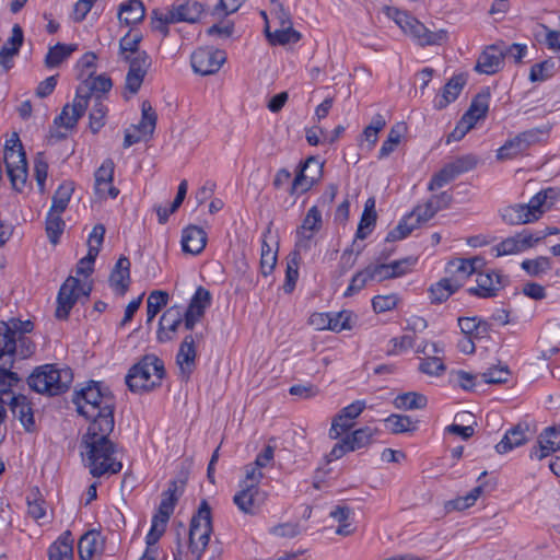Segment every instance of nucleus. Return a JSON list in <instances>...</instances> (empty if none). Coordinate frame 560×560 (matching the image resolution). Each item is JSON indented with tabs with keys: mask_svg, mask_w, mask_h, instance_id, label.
<instances>
[{
	"mask_svg": "<svg viewBox=\"0 0 560 560\" xmlns=\"http://www.w3.org/2000/svg\"><path fill=\"white\" fill-rule=\"evenodd\" d=\"M12 413L21 422L24 430L28 433L36 431V423L34 419V412L32 404L27 400L24 395H15L10 401Z\"/></svg>",
	"mask_w": 560,
	"mask_h": 560,
	"instance_id": "22",
	"label": "nucleus"
},
{
	"mask_svg": "<svg viewBox=\"0 0 560 560\" xmlns=\"http://www.w3.org/2000/svg\"><path fill=\"white\" fill-rule=\"evenodd\" d=\"M404 129H405V127L402 124H397L396 126H394L390 129V131L387 136V139L383 142V144L380 149V152H378L380 160L387 158L390 153H393L395 151L396 147L400 142Z\"/></svg>",
	"mask_w": 560,
	"mask_h": 560,
	"instance_id": "51",
	"label": "nucleus"
},
{
	"mask_svg": "<svg viewBox=\"0 0 560 560\" xmlns=\"http://www.w3.org/2000/svg\"><path fill=\"white\" fill-rule=\"evenodd\" d=\"M323 226L322 212L317 206H313L306 212L302 224L296 229V249L307 252L311 249L312 240L314 235L320 231Z\"/></svg>",
	"mask_w": 560,
	"mask_h": 560,
	"instance_id": "10",
	"label": "nucleus"
},
{
	"mask_svg": "<svg viewBox=\"0 0 560 560\" xmlns=\"http://www.w3.org/2000/svg\"><path fill=\"white\" fill-rule=\"evenodd\" d=\"M418 421H413L409 416L393 413L385 419L387 429L394 434L415 431Z\"/></svg>",
	"mask_w": 560,
	"mask_h": 560,
	"instance_id": "43",
	"label": "nucleus"
},
{
	"mask_svg": "<svg viewBox=\"0 0 560 560\" xmlns=\"http://www.w3.org/2000/svg\"><path fill=\"white\" fill-rule=\"evenodd\" d=\"M462 288L457 278H443L429 288V298L432 304L445 302L452 294Z\"/></svg>",
	"mask_w": 560,
	"mask_h": 560,
	"instance_id": "27",
	"label": "nucleus"
},
{
	"mask_svg": "<svg viewBox=\"0 0 560 560\" xmlns=\"http://www.w3.org/2000/svg\"><path fill=\"white\" fill-rule=\"evenodd\" d=\"M534 436V431L528 422H518L516 425L508 430L502 440L495 445L499 454L508 452L526 444Z\"/></svg>",
	"mask_w": 560,
	"mask_h": 560,
	"instance_id": "14",
	"label": "nucleus"
},
{
	"mask_svg": "<svg viewBox=\"0 0 560 560\" xmlns=\"http://www.w3.org/2000/svg\"><path fill=\"white\" fill-rule=\"evenodd\" d=\"M73 382L70 368H58L57 364H45L36 368L27 378L32 390L38 394L58 396L66 393Z\"/></svg>",
	"mask_w": 560,
	"mask_h": 560,
	"instance_id": "4",
	"label": "nucleus"
},
{
	"mask_svg": "<svg viewBox=\"0 0 560 560\" xmlns=\"http://www.w3.org/2000/svg\"><path fill=\"white\" fill-rule=\"evenodd\" d=\"M27 515L38 522L46 516L45 500L37 487L33 488L26 497Z\"/></svg>",
	"mask_w": 560,
	"mask_h": 560,
	"instance_id": "44",
	"label": "nucleus"
},
{
	"mask_svg": "<svg viewBox=\"0 0 560 560\" xmlns=\"http://www.w3.org/2000/svg\"><path fill=\"white\" fill-rule=\"evenodd\" d=\"M465 84L466 78L464 74L453 75L443 86L442 93L435 96L433 101L434 108L441 110L453 103L460 94Z\"/></svg>",
	"mask_w": 560,
	"mask_h": 560,
	"instance_id": "24",
	"label": "nucleus"
},
{
	"mask_svg": "<svg viewBox=\"0 0 560 560\" xmlns=\"http://www.w3.org/2000/svg\"><path fill=\"white\" fill-rule=\"evenodd\" d=\"M182 249L191 255L200 254L207 244V233L202 228L188 225L182 232Z\"/></svg>",
	"mask_w": 560,
	"mask_h": 560,
	"instance_id": "23",
	"label": "nucleus"
},
{
	"mask_svg": "<svg viewBox=\"0 0 560 560\" xmlns=\"http://www.w3.org/2000/svg\"><path fill=\"white\" fill-rule=\"evenodd\" d=\"M521 267L530 277H539L540 275H542L551 269V260L549 257L539 256L535 259L523 260V262L521 264Z\"/></svg>",
	"mask_w": 560,
	"mask_h": 560,
	"instance_id": "52",
	"label": "nucleus"
},
{
	"mask_svg": "<svg viewBox=\"0 0 560 560\" xmlns=\"http://www.w3.org/2000/svg\"><path fill=\"white\" fill-rule=\"evenodd\" d=\"M226 60V54L221 49L198 48L190 57L192 70L201 75L217 73Z\"/></svg>",
	"mask_w": 560,
	"mask_h": 560,
	"instance_id": "8",
	"label": "nucleus"
},
{
	"mask_svg": "<svg viewBox=\"0 0 560 560\" xmlns=\"http://www.w3.org/2000/svg\"><path fill=\"white\" fill-rule=\"evenodd\" d=\"M16 348L12 330L4 324V320H0V362H8L10 360L14 362Z\"/></svg>",
	"mask_w": 560,
	"mask_h": 560,
	"instance_id": "34",
	"label": "nucleus"
},
{
	"mask_svg": "<svg viewBox=\"0 0 560 560\" xmlns=\"http://www.w3.org/2000/svg\"><path fill=\"white\" fill-rule=\"evenodd\" d=\"M97 56L93 51L85 52L77 63L80 72L78 79L83 81L84 79H91L95 73Z\"/></svg>",
	"mask_w": 560,
	"mask_h": 560,
	"instance_id": "58",
	"label": "nucleus"
},
{
	"mask_svg": "<svg viewBox=\"0 0 560 560\" xmlns=\"http://www.w3.org/2000/svg\"><path fill=\"white\" fill-rule=\"evenodd\" d=\"M380 433V430L371 427H363L354 430L352 433L347 434L346 439L349 443V447L352 452L365 448L375 442V436Z\"/></svg>",
	"mask_w": 560,
	"mask_h": 560,
	"instance_id": "30",
	"label": "nucleus"
},
{
	"mask_svg": "<svg viewBox=\"0 0 560 560\" xmlns=\"http://www.w3.org/2000/svg\"><path fill=\"white\" fill-rule=\"evenodd\" d=\"M439 211L438 206H433V203L428 200L423 206H417L409 215H412L413 223H417V228L424 222H428L432 219L435 213Z\"/></svg>",
	"mask_w": 560,
	"mask_h": 560,
	"instance_id": "62",
	"label": "nucleus"
},
{
	"mask_svg": "<svg viewBox=\"0 0 560 560\" xmlns=\"http://www.w3.org/2000/svg\"><path fill=\"white\" fill-rule=\"evenodd\" d=\"M233 497L234 504L245 514L255 515L266 501L267 494L256 485L245 482Z\"/></svg>",
	"mask_w": 560,
	"mask_h": 560,
	"instance_id": "11",
	"label": "nucleus"
},
{
	"mask_svg": "<svg viewBox=\"0 0 560 560\" xmlns=\"http://www.w3.org/2000/svg\"><path fill=\"white\" fill-rule=\"evenodd\" d=\"M529 214H532V212L525 208V203L508 206L501 210L502 220L510 225L533 222Z\"/></svg>",
	"mask_w": 560,
	"mask_h": 560,
	"instance_id": "35",
	"label": "nucleus"
},
{
	"mask_svg": "<svg viewBox=\"0 0 560 560\" xmlns=\"http://www.w3.org/2000/svg\"><path fill=\"white\" fill-rule=\"evenodd\" d=\"M144 16L145 8L141 0H127L119 5V22L127 26L140 23Z\"/></svg>",
	"mask_w": 560,
	"mask_h": 560,
	"instance_id": "28",
	"label": "nucleus"
},
{
	"mask_svg": "<svg viewBox=\"0 0 560 560\" xmlns=\"http://www.w3.org/2000/svg\"><path fill=\"white\" fill-rule=\"evenodd\" d=\"M168 293L162 290L152 291L147 300V323H151L154 317L166 306L168 302Z\"/></svg>",
	"mask_w": 560,
	"mask_h": 560,
	"instance_id": "45",
	"label": "nucleus"
},
{
	"mask_svg": "<svg viewBox=\"0 0 560 560\" xmlns=\"http://www.w3.org/2000/svg\"><path fill=\"white\" fill-rule=\"evenodd\" d=\"M115 163L112 159L103 161L101 166L95 171V192L104 198L110 197L115 199L119 195V189L112 185L114 179Z\"/></svg>",
	"mask_w": 560,
	"mask_h": 560,
	"instance_id": "17",
	"label": "nucleus"
},
{
	"mask_svg": "<svg viewBox=\"0 0 560 560\" xmlns=\"http://www.w3.org/2000/svg\"><path fill=\"white\" fill-rule=\"evenodd\" d=\"M72 402L80 416L90 420L82 436V455L90 474L100 478L105 474H117L122 464L114 458L115 444L109 440L114 431L116 399L110 388L98 381H89L84 387L74 390Z\"/></svg>",
	"mask_w": 560,
	"mask_h": 560,
	"instance_id": "1",
	"label": "nucleus"
},
{
	"mask_svg": "<svg viewBox=\"0 0 560 560\" xmlns=\"http://www.w3.org/2000/svg\"><path fill=\"white\" fill-rule=\"evenodd\" d=\"M407 34L410 35L417 42V44L422 47L442 45L447 40V32L445 30H439L436 32L430 31L417 19H415L409 26Z\"/></svg>",
	"mask_w": 560,
	"mask_h": 560,
	"instance_id": "20",
	"label": "nucleus"
},
{
	"mask_svg": "<svg viewBox=\"0 0 560 560\" xmlns=\"http://www.w3.org/2000/svg\"><path fill=\"white\" fill-rule=\"evenodd\" d=\"M302 249H294L289 254L285 269V281L283 284V291L285 293H291L296 284L299 279V266L301 261V253Z\"/></svg>",
	"mask_w": 560,
	"mask_h": 560,
	"instance_id": "36",
	"label": "nucleus"
},
{
	"mask_svg": "<svg viewBox=\"0 0 560 560\" xmlns=\"http://www.w3.org/2000/svg\"><path fill=\"white\" fill-rule=\"evenodd\" d=\"M14 341L18 346L14 353V363L16 360H24L30 358L35 352L36 345L30 337L18 336L14 338Z\"/></svg>",
	"mask_w": 560,
	"mask_h": 560,
	"instance_id": "64",
	"label": "nucleus"
},
{
	"mask_svg": "<svg viewBox=\"0 0 560 560\" xmlns=\"http://www.w3.org/2000/svg\"><path fill=\"white\" fill-rule=\"evenodd\" d=\"M142 38L141 33H132V31L127 32V34L119 39V57L124 59V57H130L141 52L142 50L139 49V45Z\"/></svg>",
	"mask_w": 560,
	"mask_h": 560,
	"instance_id": "48",
	"label": "nucleus"
},
{
	"mask_svg": "<svg viewBox=\"0 0 560 560\" xmlns=\"http://www.w3.org/2000/svg\"><path fill=\"white\" fill-rule=\"evenodd\" d=\"M4 163L12 188L18 192H22L28 175L26 154L7 153V162Z\"/></svg>",
	"mask_w": 560,
	"mask_h": 560,
	"instance_id": "15",
	"label": "nucleus"
},
{
	"mask_svg": "<svg viewBox=\"0 0 560 560\" xmlns=\"http://www.w3.org/2000/svg\"><path fill=\"white\" fill-rule=\"evenodd\" d=\"M113 86L112 79L106 74L92 75L78 85L72 104H66L61 113L55 117L54 124L66 129H73L85 114L93 93H107Z\"/></svg>",
	"mask_w": 560,
	"mask_h": 560,
	"instance_id": "2",
	"label": "nucleus"
},
{
	"mask_svg": "<svg viewBox=\"0 0 560 560\" xmlns=\"http://www.w3.org/2000/svg\"><path fill=\"white\" fill-rule=\"evenodd\" d=\"M477 275V287L467 289L469 295L478 296L480 299H489L497 295L498 291L504 285V278L502 275L492 271L475 272Z\"/></svg>",
	"mask_w": 560,
	"mask_h": 560,
	"instance_id": "13",
	"label": "nucleus"
},
{
	"mask_svg": "<svg viewBox=\"0 0 560 560\" xmlns=\"http://www.w3.org/2000/svg\"><path fill=\"white\" fill-rule=\"evenodd\" d=\"M490 91L488 88L482 89L471 101L469 108L464 114L467 118L477 124L479 119L487 116L489 110Z\"/></svg>",
	"mask_w": 560,
	"mask_h": 560,
	"instance_id": "31",
	"label": "nucleus"
},
{
	"mask_svg": "<svg viewBox=\"0 0 560 560\" xmlns=\"http://www.w3.org/2000/svg\"><path fill=\"white\" fill-rule=\"evenodd\" d=\"M369 282H371L370 273L365 267L353 275L343 295L348 298L359 293Z\"/></svg>",
	"mask_w": 560,
	"mask_h": 560,
	"instance_id": "61",
	"label": "nucleus"
},
{
	"mask_svg": "<svg viewBox=\"0 0 560 560\" xmlns=\"http://www.w3.org/2000/svg\"><path fill=\"white\" fill-rule=\"evenodd\" d=\"M165 373L164 362L160 358L145 354L129 369L125 382L132 393H148L161 386Z\"/></svg>",
	"mask_w": 560,
	"mask_h": 560,
	"instance_id": "3",
	"label": "nucleus"
},
{
	"mask_svg": "<svg viewBox=\"0 0 560 560\" xmlns=\"http://www.w3.org/2000/svg\"><path fill=\"white\" fill-rule=\"evenodd\" d=\"M77 48L78 46L75 44H56L48 49L45 57V66L48 69L57 68L68 59Z\"/></svg>",
	"mask_w": 560,
	"mask_h": 560,
	"instance_id": "33",
	"label": "nucleus"
},
{
	"mask_svg": "<svg viewBox=\"0 0 560 560\" xmlns=\"http://www.w3.org/2000/svg\"><path fill=\"white\" fill-rule=\"evenodd\" d=\"M324 162L318 156L311 155L301 162L294 179L290 186V195L306 192L312 189L323 177Z\"/></svg>",
	"mask_w": 560,
	"mask_h": 560,
	"instance_id": "6",
	"label": "nucleus"
},
{
	"mask_svg": "<svg viewBox=\"0 0 560 560\" xmlns=\"http://www.w3.org/2000/svg\"><path fill=\"white\" fill-rule=\"evenodd\" d=\"M483 266L485 259L479 256L472 258H456L447 264L446 272L451 275L450 278L459 279L463 285L467 278H469L475 272H478V270Z\"/></svg>",
	"mask_w": 560,
	"mask_h": 560,
	"instance_id": "21",
	"label": "nucleus"
},
{
	"mask_svg": "<svg viewBox=\"0 0 560 560\" xmlns=\"http://www.w3.org/2000/svg\"><path fill=\"white\" fill-rule=\"evenodd\" d=\"M455 178H456V175L454 174V172L452 171L450 165L445 164L438 173H435L431 177V179L428 184V189L430 191L440 189V188L444 187L445 185H447L448 183H451L452 180H454Z\"/></svg>",
	"mask_w": 560,
	"mask_h": 560,
	"instance_id": "60",
	"label": "nucleus"
},
{
	"mask_svg": "<svg viewBox=\"0 0 560 560\" xmlns=\"http://www.w3.org/2000/svg\"><path fill=\"white\" fill-rule=\"evenodd\" d=\"M503 66L502 47L491 45L479 56L476 70L485 74H494Z\"/></svg>",
	"mask_w": 560,
	"mask_h": 560,
	"instance_id": "25",
	"label": "nucleus"
},
{
	"mask_svg": "<svg viewBox=\"0 0 560 560\" xmlns=\"http://www.w3.org/2000/svg\"><path fill=\"white\" fill-rule=\"evenodd\" d=\"M91 288L85 289L80 279L69 276L61 284L57 295V307L55 316L58 319L66 320L72 307L75 305L80 296L88 298Z\"/></svg>",
	"mask_w": 560,
	"mask_h": 560,
	"instance_id": "7",
	"label": "nucleus"
},
{
	"mask_svg": "<svg viewBox=\"0 0 560 560\" xmlns=\"http://www.w3.org/2000/svg\"><path fill=\"white\" fill-rule=\"evenodd\" d=\"M104 549L105 538L95 529L83 534L78 542L80 560H93L96 556L102 557Z\"/></svg>",
	"mask_w": 560,
	"mask_h": 560,
	"instance_id": "19",
	"label": "nucleus"
},
{
	"mask_svg": "<svg viewBox=\"0 0 560 560\" xmlns=\"http://www.w3.org/2000/svg\"><path fill=\"white\" fill-rule=\"evenodd\" d=\"M74 187L72 182L61 183L52 196V202L49 210L57 213H62L71 199Z\"/></svg>",
	"mask_w": 560,
	"mask_h": 560,
	"instance_id": "41",
	"label": "nucleus"
},
{
	"mask_svg": "<svg viewBox=\"0 0 560 560\" xmlns=\"http://www.w3.org/2000/svg\"><path fill=\"white\" fill-rule=\"evenodd\" d=\"M428 398L417 392H408L398 395L394 399V406L401 410L423 409L427 407Z\"/></svg>",
	"mask_w": 560,
	"mask_h": 560,
	"instance_id": "37",
	"label": "nucleus"
},
{
	"mask_svg": "<svg viewBox=\"0 0 560 560\" xmlns=\"http://www.w3.org/2000/svg\"><path fill=\"white\" fill-rule=\"evenodd\" d=\"M122 60L129 63L125 89L129 93L136 94L140 90L148 70L151 67V57L145 50H142L138 52V55L124 57Z\"/></svg>",
	"mask_w": 560,
	"mask_h": 560,
	"instance_id": "9",
	"label": "nucleus"
},
{
	"mask_svg": "<svg viewBox=\"0 0 560 560\" xmlns=\"http://www.w3.org/2000/svg\"><path fill=\"white\" fill-rule=\"evenodd\" d=\"M266 36L271 45L295 44L301 39V34L291 25L270 32L268 24L265 27Z\"/></svg>",
	"mask_w": 560,
	"mask_h": 560,
	"instance_id": "39",
	"label": "nucleus"
},
{
	"mask_svg": "<svg viewBox=\"0 0 560 560\" xmlns=\"http://www.w3.org/2000/svg\"><path fill=\"white\" fill-rule=\"evenodd\" d=\"M366 404L364 400H355L352 404L343 407L332 419L329 429V438L337 440L342 433L348 432L354 425L357 419L365 409Z\"/></svg>",
	"mask_w": 560,
	"mask_h": 560,
	"instance_id": "12",
	"label": "nucleus"
},
{
	"mask_svg": "<svg viewBox=\"0 0 560 560\" xmlns=\"http://www.w3.org/2000/svg\"><path fill=\"white\" fill-rule=\"evenodd\" d=\"M510 375L508 365H494L481 373L480 377L485 384H503L509 381Z\"/></svg>",
	"mask_w": 560,
	"mask_h": 560,
	"instance_id": "54",
	"label": "nucleus"
},
{
	"mask_svg": "<svg viewBox=\"0 0 560 560\" xmlns=\"http://www.w3.org/2000/svg\"><path fill=\"white\" fill-rule=\"evenodd\" d=\"M478 159L474 154H466L456 158L454 161L447 163L454 174L459 176L466 172H469L476 167Z\"/></svg>",
	"mask_w": 560,
	"mask_h": 560,
	"instance_id": "63",
	"label": "nucleus"
},
{
	"mask_svg": "<svg viewBox=\"0 0 560 560\" xmlns=\"http://www.w3.org/2000/svg\"><path fill=\"white\" fill-rule=\"evenodd\" d=\"M417 264V258L409 256L398 260H394L387 264V268L392 276V279L400 278L407 273H409L415 265Z\"/></svg>",
	"mask_w": 560,
	"mask_h": 560,
	"instance_id": "55",
	"label": "nucleus"
},
{
	"mask_svg": "<svg viewBox=\"0 0 560 560\" xmlns=\"http://www.w3.org/2000/svg\"><path fill=\"white\" fill-rule=\"evenodd\" d=\"M183 322V308L179 305L168 307L160 317L156 339L164 343L171 341Z\"/></svg>",
	"mask_w": 560,
	"mask_h": 560,
	"instance_id": "16",
	"label": "nucleus"
},
{
	"mask_svg": "<svg viewBox=\"0 0 560 560\" xmlns=\"http://www.w3.org/2000/svg\"><path fill=\"white\" fill-rule=\"evenodd\" d=\"M73 537L70 530L63 532L48 548V560H73Z\"/></svg>",
	"mask_w": 560,
	"mask_h": 560,
	"instance_id": "29",
	"label": "nucleus"
},
{
	"mask_svg": "<svg viewBox=\"0 0 560 560\" xmlns=\"http://www.w3.org/2000/svg\"><path fill=\"white\" fill-rule=\"evenodd\" d=\"M184 492V482L178 486L176 480H172L165 491L162 492V499L159 508L173 514L175 505Z\"/></svg>",
	"mask_w": 560,
	"mask_h": 560,
	"instance_id": "42",
	"label": "nucleus"
},
{
	"mask_svg": "<svg viewBox=\"0 0 560 560\" xmlns=\"http://www.w3.org/2000/svg\"><path fill=\"white\" fill-rule=\"evenodd\" d=\"M277 264V252H273L270 245L264 240L261 243L260 271L261 275L269 276Z\"/></svg>",
	"mask_w": 560,
	"mask_h": 560,
	"instance_id": "57",
	"label": "nucleus"
},
{
	"mask_svg": "<svg viewBox=\"0 0 560 560\" xmlns=\"http://www.w3.org/2000/svg\"><path fill=\"white\" fill-rule=\"evenodd\" d=\"M555 72V61L551 59L535 63L530 68L529 80L532 82H541L550 78Z\"/></svg>",
	"mask_w": 560,
	"mask_h": 560,
	"instance_id": "56",
	"label": "nucleus"
},
{
	"mask_svg": "<svg viewBox=\"0 0 560 560\" xmlns=\"http://www.w3.org/2000/svg\"><path fill=\"white\" fill-rule=\"evenodd\" d=\"M525 151L526 148L520 135H516L514 138L506 140L505 143L498 150L497 158L499 160H511L524 153Z\"/></svg>",
	"mask_w": 560,
	"mask_h": 560,
	"instance_id": "50",
	"label": "nucleus"
},
{
	"mask_svg": "<svg viewBox=\"0 0 560 560\" xmlns=\"http://www.w3.org/2000/svg\"><path fill=\"white\" fill-rule=\"evenodd\" d=\"M552 440L550 438L545 436V431L540 434L536 445H534L530 450L529 457L542 459L549 456L551 453L558 451L559 448L551 444Z\"/></svg>",
	"mask_w": 560,
	"mask_h": 560,
	"instance_id": "59",
	"label": "nucleus"
},
{
	"mask_svg": "<svg viewBox=\"0 0 560 560\" xmlns=\"http://www.w3.org/2000/svg\"><path fill=\"white\" fill-rule=\"evenodd\" d=\"M213 533L212 511L206 499H202L198 510L192 514L189 524L188 548L200 560L210 542Z\"/></svg>",
	"mask_w": 560,
	"mask_h": 560,
	"instance_id": "5",
	"label": "nucleus"
},
{
	"mask_svg": "<svg viewBox=\"0 0 560 560\" xmlns=\"http://www.w3.org/2000/svg\"><path fill=\"white\" fill-rule=\"evenodd\" d=\"M158 115L149 101H143L141 104V120L132 128L142 132L143 135L152 136L156 126Z\"/></svg>",
	"mask_w": 560,
	"mask_h": 560,
	"instance_id": "38",
	"label": "nucleus"
},
{
	"mask_svg": "<svg viewBox=\"0 0 560 560\" xmlns=\"http://www.w3.org/2000/svg\"><path fill=\"white\" fill-rule=\"evenodd\" d=\"M212 295L208 289L202 285H199L194 295L191 296L187 308L185 310L188 313L195 314L196 316H200L201 318L205 316L207 308L211 306Z\"/></svg>",
	"mask_w": 560,
	"mask_h": 560,
	"instance_id": "32",
	"label": "nucleus"
},
{
	"mask_svg": "<svg viewBox=\"0 0 560 560\" xmlns=\"http://www.w3.org/2000/svg\"><path fill=\"white\" fill-rule=\"evenodd\" d=\"M197 351L195 346V337L189 334L182 341L176 354V363L179 366L180 377L188 381L196 368Z\"/></svg>",
	"mask_w": 560,
	"mask_h": 560,
	"instance_id": "18",
	"label": "nucleus"
},
{
	"mask_svg": "<svg viewBox=\"0 0 560 560\" xmlns=\"http://www.w3.org/2000/svg\"><path fill=\"white\" fill-rule=\"evenodd\" d=\"M177 12H179L186 23H196L199 21L201 14L205 11V5L198 1H186L182 4H176Z\"/></svg>",
	"mask_w": 560,
	"mask_h": 560,
	"instance_id": "53",
	"label": "nucleus"
},
{
	"mask_svg": "<svg viewBox=\"0 0 560 560\" xmlns=\"http://www.w3.org/2000/svg\"><path fill=\"white\" fill-rule=\"evenodd\" d=\"M61 213L48 211L46 217V234L49 242L54 245L59 243L60 236L65 230V221L60 217Z\"/></svg>",
	"mask_w": 560,
	"mask_h": 560,
	"instance_id": "47",
	"label": "nucleus"
},
{
	"mask_svg": "<svg viewBox=\"0 0 560 560\" xmlns=\"http://www.w3.org/2000/svg\"><path fill=\"white\" fill-rule=\"evenodd\" d=\"M107 106L103 103L101 95H95L94 105L89 115V128L93 133H97L105 125Z\"/></svg>",
	"mask_w": 560,
	"mask_h": 560,
	"instance_id": "46",
	"label": "nucleus"
},
{
	"mask_svg": "<svg viewBox=\"0 0 560 560\" xmlns=\"http://www.w3.org/2000/svg\"><path fill=\"white\" fill-rule=\"evenodd\" d=\"M415 229H417V223H413L412 215H405L398 224L390 230L386 237L385 242H396L406 238Z\"/></svg>",
	"mask_w": 560,
	"mask_h": 560,
	"instance_id": "49",
	"label": "nucleus"
},
{
	"mask_svg": "<svg viewBox=\"0 0 560 560\" xmlns=\"http://www.w3.org/2000/svg\"><path fill=\"white\" fill-rule=\"evenodd\" d=\"M130 260L126 256H120L116 261L110 275L109 284L120 294H125L130 283Z\"/></svg>",
	"mask_w": 560,
	"mask_h": 560,
	"instance_id": "26",
	"label": "nucleus"
},
{
	"mask_svg": "<svg viewBox=\"0 0 560 560\" xmlns=\"http://www.w3.org/2000/svg\"><path fill=\"white\" fill-rule=\"evenodd\" d=\"M14 362H0V397L11 393L12 387L16 386L21 377L16 372H13Z\"/></svg>",
	"mask_w": 560,
	"mask_h": 560,
	"instance_id": "40",
	"label": "nucleus"
}]
</instances>
